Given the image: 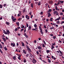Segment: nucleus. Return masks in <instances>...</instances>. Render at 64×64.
Masks as SVG:
<instances>
[{
  "label": "nucleus",
  "instance_id": "nucleus-37",
  "mask_svg": "<svg viewBox=\"0 0 64 64\" xmlns=\"http://www.w3.org/2000/svg\"><path fill=\"white\" fill-rule=\"evenodd\" d=\"M55 8L56 10H58V9L57 8V6H55Z\"/></svg>",
  "mask_w": 64,
  "mask_h": 64
},
{
  "label": "nucleus",
  "instance_id": "nucleus-34",
  "mask_svg": "<svg viewBox=\"0 0 64 64\" xmlns=\"http://www.w3.org/2000/svg\"><path fill=\"white\" fill-rule=\"evenodd\" d=\"M58 42L59 43H60V44H61L62 43V41L60 40H59L58 41Z\"/></svg>",
  "mask_w": 64,
  "mask_h": 64
},
{
  "label": "nucleus",
  "instance_id": "nucleus-42",
  "mask_svg": "<svg viewBox=\"0 0 64 64\" xmlns=\"http://www.w3.org/2000/svg\"><path fill=\"white\" fill-rule=\"evenodd\" d=\"M44 27L45 29H46V28H47V27L46 26V25H45V24L44 25Z\"/></svg>",
  "mask_w": 64,
  "mask_h": 64
},
{
  "label": "nucleus",
  "instance_id": "nucleus-64",
  "mask_svg": "<svg viewBox=\"0 0 64 64\" xmlns=\"http://www.w3.org/2000/svg\"><path fill=\"white\" fill-rule=\"evenodd\" d=\"M45 45H44V44H42V47H45Z\"/></svg>",
  "mask_w": 64,
  "mask_h": 64
},
{
  "label": "nucleus",
  "instance_id": "nucleus-7",
  "mask_svg": "<svg viewBox=\"0 0 64 64\" xmlns=\"http://www.w3.org/2000/svg\"><path fill=\"white\" fill-rule=\"evenodd\" d=\"M6 32L7 33V34H9L10 33V32L8 30H6Z\"/></svg>",
  "mask_w": 64,
  "mask_h": 64
},
{
  "label": "nucleus",
  "instance_id": "nucleus-62",
  "mask_svg": "<svg viewBox=\"0 0 64 64\" xmlns=\"http://www.w3.org/2000/svg\"><path fill=\"white\" fill-rule=\"evenodd\" d=\"M48 11H49L50 12H51V11H52V10H51V9H50V10H49L48 11Z\"/></svg>",
  "mask_w": 64,
  "mask_h": 64
},
{
  "label": "nucleus",
  "instance_id": "nucleus-53",
  "mask_svg": "<svg viewBox=\"0 0 64 64\" xmlns=\"http://www.w3.org/2000/svg\"><path fill=\"white\" fill-rule=\"evenodd\" d=\"M18 16H21V14H18Z\"/></svg>",
  "mask_w": 64,
  "mask_h": 64
},
{
  "label": "nucleus",
  "instance_id": "nucleus-29",
  "mask_svg": "<svg viewBox=\"0 0 64 64\" xmlns=\"http://www.w3.org/2000/svg\"><path fill=\"white\" fill-rule=\"evenodd\" d=\"M53 18H51L50 19V21H53Z\"/></svg>",
  "mask_w": 64,
  "mask_h": 64
},
{
  "label": "nucleus",
  "instance_id": "nucleus-38",
  "mask_svg": "<svg viewBox=\"0 0 64 64\" xmlns=\"http://www.w3.org/2000/svg\"><path fill=\"white\" fill-rule=\"evenodd\" d=\"M23 30H24V28H22L20 30V32H22Z\"/></svg>",
  "mask_w": 64,
  "mask_h": 64
},
{
  "label": "nucleus",
  "instance_id": "nucleus-21",
  "mask_svg": "<svg viewBox=\"0 0 64 64\" xmlns=\"http://www.w3.org/2000/svg\"><path fill=\"white\" fill-rule=\"evenodd\" d=\"M46 53L47 54L49 53V52H50V51L49 50H46Z\"/></svg>",
  "mask_w": 64,
  "mask_h": 64
},
{
  "label": "nucleus",
  "instance_id": "nucleus-12",
  "mask_svg": "<svg viewBox=\"0 0 64 64\" xmlns=\"http://www.w3.org/2000/svg\"><path fill=\"white\" fill-rule=\"evenodd\" d=\"M53 3V2L52 1H50L49 2V4H51V5H52Z\"/></svg>",
  "mask_w": 64,
  "mask_h": 64
},
{
  "label": "nucleus",
  "instance_id": "nucleus-9",
  "mask_svg": "<svg viewBox=\"0 0 64 64\" xmlns=\"http://www.w3.org/2000/svg\"><path fill=\"white\" fill-rule=\"evenodd\" d=\"M60 17H59V18H57L55 20L57 21V20H58V21H59L60 19Z\"/></svg>",
  "mask_w": 64,
  "mask_h": 64
},
{
  "label": "nucleus",
  "instance_id": "nucleus-45",
  "mask_svg": "<svg viewBox=\"0 0 64 64\" xmlns=\"http://www.w3.org/2000/svg\"><path fill=\"white\" fill-rule=\"evenodd\" d=\"M43 42L45 44V45H46V42H45L44 40H43Z\"/></svg>",
  "mask_w": 64,
  "mask_h": 64
},
{
  "label": "nucleus",
  "instance_id": "nucleus-28",
  "mask_svg": "<svg viewBox=\"0 0 64 64\" xmlns=\"http://www.w3.org/2000/svg\"><path fill=\"white\" fill-rule=\"evenodd\" d=\"M4 49L5 50H6V51H7V48H6V47H4Z\"/></svg>",
  "mask_w": 64,
  "mask_h": 64
},
{
  "label": "nucleus",
  "instance_id": "nucleus-24",
  "mask_svg": "<svg viewBox=\"0 0 64 64\" xmlns=\"http://www.w3.org/2000/svg\"><path fill=\"white\" fill-rule=\"evenodd\" d=\"M56 37V36H53L52 37V38H54V39H55Z\"/></svg>",
  "mask_w": 64,
  "mask_h": 64
},
{
  "label": "nucleus",
  "instance_id": "nucleus-8",
  "mask_svg": "<svg viewBox=\"0 0 64 64\" xmlns=\"http://www.w3.org/2000/svg\"><path fill=\"white\" fill-rule=\"evenodd\" d=\"M16 56H14L13 58V59L14 60H16Z\"/></svg>",
  "mask_w": 64,
  "mask_h": 64
},
{
  "label": "nucleus",
  "instance_id": "nucleus-43",
  "mask_svg": "<svg viewBox=\"0 0 64 64\" xmlns=\"http://www.w3.org/2000/svg\"><path fill=\"white\" fill-rule=\"evenodd\" d=\"M46 20V18H43L42 19V21H44V20Z\"/></svg>",
  "mask_w": 64,
  "mask_h": 64
},
{
  "label": "nucleus",
  "instance_id": "nucleus-18",
  "mask_svg": "<svg viewBox=\"0 0 64 64\" xmlns=\"http://www.w3.org/2000/svg\"><path fill=\"white\" fill-rule=\"evenodd\" d=\"M40 4H41V2H40V1L38 3V6H40V5H41Z\"/></svg>",
  "mask_w": 64,
  "mask_h": 64
},
{
  "label": "nucleus",
  "instance_id": "nucleus-51",
  "mask_svg": "<svg viewBox=\"0 0 64 64\" xmlns=\"http://www.w3.org/2000/svg\"><path fill=\"white\" fill-rule=\"evenodd\" d=\"M61 22V24H62H62H63V23H64V21H62Z\"/></svg>",
  "mask_w": 64,
  "mask_h": 64
},
{
  "label": "nucleus",
  "instance_id": "nucleus-22",
  "mask_svg": "<svg viewBox=\"0 0 64 64\" xmlns=\"http://www.w3.org/2000/svg\"><path fill=\"white\" fill-rule=\"evenodd\" d=\"M48 17H50V16H51V15L50 13H48Z\"/></svg>",
  "mask_w": 64,
  "mask_h": 64
},
{
  "label": "nucleus",
  "instance_id": "nucleus-30",
  "mask_svg": "<svg viewBox=\"0 0 64 64\" xmlns=\"http://www.w3.org/2000/svg\"><path fill=\"white\" fill-rule=\"evenodd\" d=\"M34 26L35 28H36V27H37V25H36V24H34Z\"/></svg>",
  "mask_w": 64,
  "mask_h": 64
},
{
  "label": "nucleus",
  "instance_id": "nucleus-23",
  "mask_svg": "<svg viewBox=\"0 0 64 64\" xmlns=\"http://www.w3.org/2000/svg\"><path fill=\"white\" fill-rule=\"evenodd\" d=\"M21 43L22 46H24V43L22 42H21Z\"/></svg>",
  "mask_w": 64,
  "mask_h": 64
},
{
  "label": "nucleus",
  "instance_id": "nucleus-20",
  "mask_svg": "<svg viewBox=\"0 0 64 64\" xmlns=\"http://www.w3.org/2000/svg\"><path fill=\"white\" fill-rule=\"evenodd\" d=\"M58 12L56 11H54V14H56L57 13V12Z\"/></svg>",
  "mask_w": 64,
  "mask_h": 64
},
{
  "label": "nucleus",
  "instance_id": "nucleus-36",
  "mask_svg": "<svg viewBox=\"0 0 64 64\" xmlns=\"http://www.w3.org/2000/svg\"><path fill=\"white\" fill-rule=\"evenodd\" d=\"M40 32L42 34H43V32H42V30H41Z\"/></svg>",
  "mask_w": 64,
  "mask_h": 64
},
{
  "label": "nucleus",
  "instance_id": "nucleus-13",
  "mask_svg": "<svg viewBox=\"0 0 64 64\" xmlns=\"http://www.w3.org/2000/svg\"><path fill=\"white\" fill-rule=\"evenodd\" d=\"M24 63H26V62H27V60H26V59L25 58H24Z\"/></svg>",
  "mask_w": 64,
  "mask_h": 64
},
{
  "label": "nucleus",
  "instance_id": "nucleus-16",
  "mask_svg": "<svg viewBox=\"0 0 64 64\" xmlns=\"http://www.w3.org/2000/svg\"><path fill=\"white\" fill-rule=\"evenodd\" d=\"M54 48V46H53V45H52L51 46V49H52V50H53V48Z\"/></svg>",
  "mask_w": 64,
  "mask_h": 64
},
{
  "label": "nucleus",
  "instance_id": "nucleus-15",
  "mask_svg": "<svg viewBox=\"0 0 64 64\" xmlns=\"http://www.w3.org/2000/svg\"><path fill=\"white\" fill-rule=\"evenodd\" d=\"M12 20V21H13V22H16V18H14Z\"/></svg>",
  "mask_w": 64,
  "mask_h": 64
},
{
  "label": "nucleus",
  "instance_id": "nucleus-4",
  "mask_svg": "<svg viewBox=\"0 0 64 64\" xmlns=\"http://www.w3.org/2000/svg\"><path fill=\"white\" fill-rule=\"evenodd\" d=\"M16 51L18 52H21V51H20L19 50V49L18 48L16 49Z\"/></svg>",
  "mask_w": 64,
  "mask_h": 64
},
{
  "label": "nucleus",
  "instance_id": "nucleus-35",
  "mask_svg": "<svg viewBox=\"0 0 64 64\" xmlns=\"http://www.w3.org/2000/svg\"><path fill=\"white\" fill-rule=\"evenodd\" d=\"M6 24H7V25H9V22H6Z\"/></svg>",
  "mask_w": 64,
  "mask_h": 64
},
{
  "label": "nucleus",
  "instance_id": "nucleus-47",
  "mask_svg": "<svg viewBox=\"0 0 64 64\" xmlns=\"http://www.w3.org/2000/svg\"><path fill=\"white\" fill-rule=\"evenodd\" d=\"M18 56L19 57H21V54H19Z\"/></svg>",
  "mask_w": 64,
  "mask_h": 64
},
{
  "label": "nucleus",
  "instance_id": "nucleus-50",
  "mask_svg": "<svg viewBox=\"0 0 64 64\" xmlns=\"http://www.w3.org/2000/svg\"><path fill=\"white\" fill-rule=\"evenodd\" d=\"M42 62H44V63H46V61H45V60H42Z\"/></svg>",
  "mask_w": 64,
  "mask_h": 64
},
{
  "label": "nucleus",
  "instance_id": "nucleus-58",
  "mask_svg": "<svg viewBox=\"0 0 64 64\" xmlns=\"http://www.w3.org/2000/svg\"><path fill=\"white\" fill-rule=\"evenodd\" d=\"M28 5H29V4H30L31 3V1H29L28 2Z\"/></svg>",
  "mask_w": 64,
  "mask_h": 64
},
{
  "label": "nucleus",
  "instance_id": "nucleus-1",
  "mask_svg": "<svg viewBox=\"0 0 64 64\" xmlns=\"http://www.w3.org/2000/svg\"><path fill=\"white\" fill-rule=\"evenodd\" d=\"M26 48L28 49V51H29L30 52H31V49L29 47V46H28L26 45Z\"/></svg>",
  "mask_w": 64,
  "mask_h": 64
},
{
  "label": "nucleus",
  "instance_id": "nucleus-48",
  "mask_svg": "<svg viewBox=\"0 0 64 64\" xmlns=\"http://www.w3.org/2000/svg\"><path fill=\"white\" fill-rule=\"evenodd\" d=\"M52 45L53 46H54V45H55V42H54V43H52Z\"/></svg>",
  "mask_w": 64,
  "mask_h": 64
},
{
  "label": "nucleus",
  "instance_id": "nucleus-17",
  "mask_svg": "<svg viewBox=\"0 0 64 64\" xmlns=\"http://www.w3.org/2000/svg\"><path fill=\"white\" fill-rule=\"evenodd\" d=\"M38 48L39 50L40 49H42V48L41 47H40V46H38Z\"/></svg>",
  "mask_w": 64,
  "mask_h": 64
},
{
  "label": "nucleus",
  "instance_id": "nucleus-33",
  "mask_svg": "<svg viewBox=\"0 0 64 64\" xmlns=\"http://www.w3.org/2000/svg\"><path fill=\"white\" fill-rule=\"evenodd\" d=\"M36 53L38 55V54H39V55H40L39 53V52H38V51H36Z\"/></svg>",
  "mask_w": 64,
  "mask_h": 64
},
{
  "label": "nucleus",
  "instance_id": "nucleus-63",
  "mask_svg": "<svg viewBox=\"0 0 64 64\" xmlns=\"http://www.w3.org/2000/svg\"><path fill=\"white\" fill-rule=\"evenodd\" d=\"M40 15H42L43 14V12H42L40 13Z\"/></svg>",
  "mask_w": 64,
  "mask_h": 64
},
{
  "label": "nucleus",
  "instance_id": "nucleus-56",
  "mask_svg": "<svg viewBox=\"0 0 64 64\" xmlns=\"http://www.w3.org/2000/svg\"><path fill=\"white\" fill-rule=\"evenodd\" d=\"M26 25L27 27H28V26H29V25H28V24L27 23L26 24Z\"/></svg>",
  "mask_w": 64,
  "mask_h": 64
},
{
  "label": "nucleus",
  "instance_id": "nucleus-52",
  "mask_svg": "<svg viewBox=\"0 0 64 64\" xmlns=\"http://www.w3.org/2000/svg\"><path fill=\"white\" fill-rule=\"evenodd\" d=\"M59 52H60V53L61 55H62V52L60 50L59 51Z\"/></svg>",
  "mask_w": 64,
  "mask_h": 64
},
{
  "label": "nucleus",
  "instance_id": "nucleus-32",
  "mask_svg": "<svg viewBox=\"0 0 64 64\" xmlns=\"http://www.w3.org/2000/svg\"><path fill=\"white\" fill-rule=\"evenodd\" d=\"M60 3H61V4H62V3H63L64 1H61V0H60Z\"/></svg>",
  "mask_w": 64,
  "mask_h": 64
},
{
  "label": "nucleus",
  "instance_id": "nucleus-59",
  "mask_svg": "<svg viewBox=\"0 0 64 64\" xmlns=\"http://www.w3.org/2000/svg\"><path fill=\"white\" fill-rule=\"evenodd\" d=\"M26 55V57H28V56H29V54H27Z\"/></svg>",
  "mask_w": 64,
  "mask_h": 64
},
{
  "label": "nucleus",
  "instance_id": "nucleus-46",
  "mask_svg": "<svg viewBox=\"0 0 64 64\" xmlns=\"http://www.w3.org/2000/svg\"><path fill=\"white\" fill-rule=\"evenodd\" d=\"M39 28H40V31H41V30H42V28H41V27H40V26Z\"/></svg>",
  "mask_w": 64,
  "mask_h": 64
},
{
  "label": "nucleus",
  "instance_id": "nucleus-41",
  "mask_svg": "<svg viewBox=\"0 0 64 64\" xmlns=\"http://www.w3.org/2000/svg\"><path fill=\"white\" fill-rule=\"evenodd\" d=\"M17 30H18V28H16L15 29V31H17Z\"/></svg>",
  "mask_w": 64,
  "mask_h": 64
},
{
  "label": "nucleus",
  "instance_id": "nucleus-61",
  "mask_svg": "<svg viewBox=\"0 0 64 64\" xmlns=\"http://www.w3.org/2000/svg\"><path fill=\"white\" fill-rule=\"evenodd\" d=\"M59 15V13H58V12L56 14V15L57 16V15Z\"/></svg>",
  "mask_w": 64,
  "mask_h": 64
},
{
  "label": "nucleus",
  "instance_id": "nucleus-39",
  "mask_svg": "<svg viewBox=\"0 0 64 64\" xmlns=\"http://www.w3.org/2000/svg\"><path fill=\"white\" fill-rule=\"evenodd\" d=\"M48 60L49 63H51V60H49V59H48Z\"/></svg>",
  "mask_w": 64,
  "mask_h": 64
},
{
  "label": "nucleus",
  "instance_id": "nucleus-2",
  "mask_svg": "<svg viewBox=\"0 0 64 64\" xmlns=\"http://www.w3.org/2000/svg\"><path fill=\"white\" fill-rule=\"evenodd\" d=\"M26 18L28 20H29L30 18H29V16H28V15L27 14L26 16Z\"/></svg>",
  "mask_w": 64,
  "mask_h": 64
},
{
  "label": "nucleus",
  "instance_id": "nucleus-54",
  "mask_svg": "<svg viewBox=\"0 0 64 64\" xmlns=\"http://www.w3.org/2000/svg\"><path fill=\"white\" fill-rule=\"evenodd\" d=\"M28 28L29 29H31V26H29Z\"/></svg>",
  "mask_w": 64,
  "mask_h": 64
},
{
  "label": "nucleus",
  "instance_id": "nucleus-44",
  "mask_svg": "<svg viewBox=\"0 0 64 64\" xmlns=\"http://www.w3.org/2000/svg\"><path fill=\"white\" fill-rule=\"evenodd\" d=\"M0 52L1 53H2V54L3 52H2V50H1V49H0Z\"/></svg>",
  "mask_w": 64,
  "mask_h": 64
},
{
  "label": "nucleus",
  "instance_id": "nucleus-11",
  "mask_svg": "<svg viewBox=\"0 0 64 64\" xmlns=\"http://www.w3.org/2000/svg\"><path fill=\"white\" fill-rule=\"evenodd\" d=\"M3 30V33H4V34H6V35H7V32H6V31H5V30Z\"/></svg>",
  "mask_w": 64,
  "mask_h": 64
},
{
  "label": "nucleus",
  "instance_id": "nucleus-3",
  "mask_svg": "<svg viewBox=\"0 0 64 64\" xmlns=\"http://www.w3.org/2000/svg\"><path fill=\"white\" fill-rule=\"evenodd\" d=\"M33 61H32V63L34 64H35V63H36L37 62V61L36 60H35V59H33Z\"/></svg>",
  "mask_w": 64,
  "mask_h": 64
},
{
  "label": "nucleus",
  "instance_id": "nucleus-49",
  "mask_svg": "<svg viewBox=\"0 0 64 64\" xmlns=\"http://www.w3.org/2000/svg\"><path fill=\"white\" fill-rule=\"evenodd\" d=\"M12 45L13 47H15V44L14 43V44Z\"/></svg>",
  "mask_w": 64,
  "mask_h": 64
},
{
  "label": "nucleus",
  "instance_id": "nucleus-6",
  "mask_svg": "<svg viewBox=\"0 0 64 64\" xmlns=\"http://www.w3.org/2000/svg\"><path fill=\"white\" fill-rule=\"evenodd\" d=\"M2 39L4 42H6V40L5 38L3 37H2Z\"/></svg>",
  "mask_w": 64,
  "mask_h": 64
},
{
  "label": "nucleus",
  "instance_id": "nucleus-14",
  "mask_svg": "<svg viewBox=\"0 0 64 64\" xmlns=\"http://www.w3.org/2000/svg\"><path fill=\"white\" fill-rule=\"evenodd\" d=\"M34 4L33 3H31V6L32 8H33L34 7V6H33Z\"/></svg>",
  "mask_w": 64,
  "mask_h": 64
},
{
  "label": "nucleus",
  "instance_id": "nucleus-27",
  "mask_svg": "<svg viewBox=\"0 0 64 64\" xmlns=\"http://www.w3.org/2000/svg\"><path fill=\"white\" fill-rule=\"evenodd\" d=\"M2 7H3L2 5L0 4V8H2Z\"/></svg>",
  "mask_w": 64,
  "mask_h": 64
},
{
  "label": "nucleus",
  "instance_id": "nucleus-25",
  "mask_svg": "<svg viewBox=\"0 0 64 64\" xmlns=\"http://www.w3.org/2000/svg\"><path fill=\"white\" fill-rule=\"evenodd\" d=\"M21 26H22V27H21V28H24V26L23 25H22Z\"/></svg>",
  "mask_w": 64,
  "mask_h": 64
},
{
  "label": "nucleus",
  "instance_id": "nucleus-5",
  "mask_svg": "<svg viewBox=\"0 0 64 64\" xmlns=\"http://www.w3.org/2000/svg\"><path fill=\"white\" fill-rule=\"evenodd\" d=\"M23 53L24 54H27V52H26V50H23Z\"/></svg>",
  "mask_w": 64,
  "mask_h": 64
},
{
  "label": "nucleus",
  "instance_id": "nucleus-57",
  "mask_svg": "<svg viewBox=\"0 0 64 64\" xmlns=\"http://www.w3.org/2000/svg\"><path fill=\"white\" fill-rule=\"evenodd\" d=\"M36 42H37V41L36 40H35L34 41V43H36Z\"/></svg>",
  "mask_w": 64,
  "mask_h": 64
},
{
  "label": "nucleus",
  "instance_id": "nucleus-19",
  "mask_svg": "<svg viewBox=\"0 0 64 64\" xmlns=\"http://www.w3.org/2000/svg\"><path fill=\"white\" fill-rule=\"evenodd\" d=\"M56 23L57 24H61L59 21H57Z\"/></svg>",
  "mask_w": 64,
  "mask_h": 64
},
{
  "label": "nucleus",
  "instance_id": "nucleus-40",
  "mask_svg": "<svg viewBox=\"0 0 64 64\" xmlns=\"http://www.w3.org/2000/svg\"><path fill=\"white\" fill-rule=\"evenodd\" d=\"M0 49H2V46L1 44H0Z\"/></svg>",
  "mask_w": 64,
  "mask_h": 64
},
{
  "label": "nucleus",
  "instance_id": "nucleus-31",
  "mask_svg": "<svg viewBox=\"0 0 64 64\" xmlns=\"http://www.w3.org/2000/svg\"><path fill=\"white\" fill-rule=\"evenodd\" d=\"M11 18L12 20H13V19L14 18V16H12Z\"/></svg>",
  "mask_w": 64,
  "mask_h": 64
},
{
  "label": "nucleus",
  "instance_id": "nucleus-26",
  "mask_svg": "<svg viewBox=\"0 0 64 64\" xmlns=\"http://www.w3.org/2000/svg\"><path fill=\"white\" fill-rule=\"evenodd\" d=\"M20 57H18V60H21V58H20Z\"/></svg>",
  "mask_w": 64,
  "mask_h": 64
},
{
  "label": "nucleus",
  "instance_id": "nucleus-55",
  "mask_svg": "<svg viewBox=\"0 0 64 64\" xmlns=\"http://www.w3.org/2000/svg\"><path fill=\"white\" fill-rule=\"evenodd\" d=\"M45 31L46 33H47V31H48V30L46 29L45 30Z\"/></svg>",
  "mask_w": 64,
  "mask_h": 64
},
{
  "label": "nucleus",
  "instance_id": "nucleus-10",
  "mask_svg": "<svg viewBox=\"0 0 64 64\" xmlns=\"http://www.w3.org/2000/svg\"><path fill=\"white\" fill-rule=\"evenodd\" d=\"M16 24L17 26H19V22H16Z\"/></svg>",
  "mask_w": 64,
  "mask_h": 64
},
{
  "label": "nucleus",
  "instance_id": "nucleus-60",
  "mask_svg": "<svg viewBox=\"0 0 64 64\" xmlns=\"http://www.w3.org/2000/svg\"><path fill=\"white\" fill-rule=\"evenodd\" d=\"M23 13H24V12H25V9H24L23 10Z\"/></svg>",
  "mask_w": 64,
  "mask_h": 64
}]
</instances>
